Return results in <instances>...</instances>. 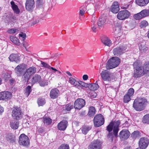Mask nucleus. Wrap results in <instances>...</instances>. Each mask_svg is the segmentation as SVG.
Returning a JSON list of instances; mask_svg holds the SVG:
<instances>
[{"label":"nucleus","instance_id":"nucleus-22","mask_svg":"<svg viewBox=\"0 0 149 149\" xmlns=\"http://www.w3.org/2000/svg\"><path fill=\"white\" fill-rule=\"evenodd\" d=\"M10 125L11 128L14 130L17 129L19 126V123L17 120L13 118L10 121Z\"/></svg>","mask_w":149,"mask_h":149},{"label":"nucleus","instance_id":"nucleus-42","mask_svg":"<svg viewBox=\"0 0 149 149\" xmlns=\"http://www.w3.org/2000/svg\"><path fill=\"white\" fill-rule=\"evenodd\" d=\"M91 129V127H90L84 126L81 128V130L83 134H86Z\"/></svg>","mask_w":149,"mask_h":149},{"label":"nucleus","instance_id":"nucleus-18","mask_svg":"<svg viewBox=\"0 0 149 149\" xmlns=\"http://www.w3.org/2000/svg\"><path fill=\"white\" fill-rule=\"evenodd\" d=\"M126 50V48L123 46L117 47L113 49V54L115 55L118 56L122 54Z\"/></svg>","mask_w":149,"mask_h":149},{"label":"nucleus","instance_id":"nucleus-16","mask_svg":"<svg viewBox=\"0 0 149 149\" xmlns=\"http://www.w3.org/2000/svg\"><path fill=\"white\" fill-rule=\"evenodd\" d=\"M12 94L8 91L0 92V100H7L12 97Z\"/></svg>","mask_w":149,"mask_h":149},{"label":"nucleus","instance_id":"nucleus-53","mask_svg":"<svg viewBox=\"0 0 149 149\" xmlns=\"http://www.w3.org/2000/svg\"><path fill=\"white\" fill-rule=\"evenodd\" d=\"M49 69L52 72V73H55L56 72H57L58 73H60V72L58 70L54 68L53 67H52L50 66Z\"/></svg>","mask_w":149,"mask_h":149},{"label":"nucleus","instance_id":"nucleus-21","mask_svg":"<svg viewBox=\"0 0 149 149\" xmlns=\"http://www.w3.org/2000/svg\"><path fill=\"white\" fill-rule=\"evenodd\" d=\"M120 10L118 3L116 1L113 2L111 8V11L113 13H117Z\"/></svg>","mask_w":149,"mask_h":149},{"label":"nucleus","instance_id":"nucleus-60","mask_svg":"<svg viewBox=\"0 0 149 149\" xmlns=\"http://www.w3.org/2000/svg\"><path fill=\"white\" fill-rule=\"evenodd\" d=\"M92 30L94 32H95L96 31V29H92Z\"/></svg>","mask_w":149,"mask_h":149},{"label":"nucleus","instance_id":"nucleus-8","mask_svg":"<svg viewBox=\"0 0 149 149\" xmlns=\"http://www.w3.org/2000/svg\"><path fill=\"white\" fill-rule=\"evenodd\" d=\"M36 68L34 67H31L27 69L22 77V78L24 80H28L30 77L35 73Z\"/></svg>","mask_w":149,"mask_h":149},{"label":"nucleus","instance_id":"nucleus-49","mask_svg":"<svg viewBox=\"0 0 149 149\" xmlns=\"http://www.w3.org/2000/svg\"><path fill=\"white\" fill-rule=\"evenodd\" d=\"M58 149H69V147L68 145L62 144L59 147Z\"/></svg>","mask_w":149,"mask_h":149},{"label":"nucleus","instance_id":"nucleus-26","mask_svg":"<svg viewBox=\"0 0 149 149\" xmlns=\"http://www.w3.org/2000/svg\"><path fill=\"white\" fill-rule=\"evenodd\" d=\"M19 36L20 40L23 41V42L22 43L23 46L24 47H26V44L27 43V42L25 41H24L26 38V34L25 33H23V32H21L19 34Z\"/></svg>","mask_w":149,"mask_h":149},{"label":"nucleus","instance_id":"nucleus-48","mask_svg":"<svg viewBox=\"0 0 149 149\" xmlns=\"http://www.w3.org/2000/svg\"><path fill=\"white\" fill-rule=\"evenodd\" d=\"M134 92V89L132 88H131L128 90L126 94L131 97L133 95Z\"/></svg>","mask_w":149,"mask_h":149},{"label":"nucleus","instance_id":"nucleus-14","mask_svg":"<svg viewBox=\"0 0 149 149\" xmlns=\"http://www.w3.org/2000/svg\"><path fill=\"white\" fill-rule=\"evenodd\" d=\"M15 71L18 76H20L24 75L26 70L25 65H20L15 68Z\"/></svg>","mask_w":149,"mask_h":149},{"label":"nucleus","instance_id":"nucleus-29","mask_svg":"<svg viewBox=\"0 0 149 149\" xmlns=\"http://www.w3.org/2000/svg\"><path fill=\"white\" fill-rule=\"evenodd\" d=\"M9 59L10 61H15L16 62L19 61V59L17 55L16 54H11L9 57Z\"/></svg>","mask_w":149,"mask_h":149},{"label":"nucleus","instance_id":"nucleus-10","mask_svg":"<svg viewBox=\"0 0 149 149\" xmlns=\"http://www.w3.org/2000/svg\"><path fill=\"white\" fill-rule=\"evenodd\" d=\"M130 15V13L128 11L124 10L119 11L117 16L118 19L123 20L128 18Z\"/></svg>","mask_w":149,"mask_h":149},{"label":"nucleus","instance_id":"nucleus-15","mask_svg":"<svg viewBox=\"0 0 149 149\" xmlns=\"http://www.w3.org/2000/svg\"><path fill=\"white\" fill-rule=\"evenodd\" d=\"M35 7L34 0H26L25 7L26 10L29 11H32Z\"/></svg>","mask_w":149,"mask_h":149},{"label":"nucleus","instance_id":"nucleus-11","mask_svg":"<svg viewBox=\"0 0 149 149\" xmlns=\"http://www.w3.org/2000/svg\"><path fill=\"white\" fill-rule=\"evenodd\" d=\"M149 140L146 137L141 138L139 141V146L142 149L146 148L148 145Z\"/></svg>","mask_w":149,"mask_h":149},{"label":"nucleus","instance_id":"nucleus-30","mask_svg":"<svg viewBox=\"0 0 149 149\" xmlns=\"http://www.w3.org/2000/svg\"><path fill=\"white\" fill-rule=\"evenodd\" d=\"M139 49L142 52H145L148 49V47L144 43H141L139 44Z\"/></svg>","mask_w":149,"mask_h":149},{"label":"nucleus","instance_id":"nucleus-1","mask_svg":"<svg viewBox=\"0 0 149 149\" xmlns=\"http://www.w3.org/2000/svg\"><path fill=\"white\" fill-rule=\"evenodd\" d=\"M147 104V100L145 98H138L134 100L133 107L136 111H141L145 109Z\"/></svg>","mask_w":149,"mask_h":149},{"label":"nucleus","instance_id":"nucleus-34","mask_svg":"<svg viewBox=\"0 0 149 149\" xmlns=\"http://www.w3.org/2000/svg\"><path fill=\"white\" fill-rule=\"evenodd\" d=\"M143 69L145 74H149V63H145L143 65Z\"/></svg>","mask_w":149,"mask_h":149},{"label":"nucleus","instance_id":"nucleus-7","mask_svg":"<svg viewBox=\"0 0 149 149\" xmlns=\"http://www.w3.org/2000/svg\"><path fill=\"white\" fill-rule=\"evenodd\" d=\"M19 143L23 146H28L29 144V139L28 137L24 134H22L19 136Z\"/></svg>","mask_w":149,"mask_h":149},{"label":"nucleus","instance_id":"nucleus-6","mask_svg":"<svg viewBox=\"0 0 149 149\" xmlns=\"http://www.w3.org/2000/svg\"><path fill=\"white\" fill-rule=\"evenodd\" d=\"M104 122V119L100 114L97 115L94 118V123L95 126L97 127L102 125Z\"/></svg>","mask_w":149,"mask_h":149},{"label":"nucleus","instance_id":"nucleus-28","mask_svg":"<svg viewBox=\"0 0 149 149\" xmlns=\"http://www.w3.org/2000/svg\"><path fill=\"white\" fill-rule=\"evenodd\" d=\"M10 3L14 12L17 14H18L20 12V10L17 6L15 4L14 2L13 1H11Z\"/></svg>","mask_w":149,"mask_h":149},{"label":"nucleus","instance_id":"nucleus-62","mask_svg":"<svg viewBox=\"0 0 149 149\" xmlns=\"http://www.w3.org/2000/svg\"><path fill=\"white\" fill-rule=\"evenodd\" d=\"M11 83H12V82H13V80H11Z\"/></svg>","mask_w":149,"mask_h":149},{"label":"nucleus","instance_id":"nucleus-51","mask_svg":"<svg viewBox=\"0 0 149 149\" xmlns=\"http://www.w3.org/2000/svg\"><path fill=\"white\" fill-rule=\"evenodd\" d=\"M18 30L16 29H11L8 30V32L10 34H13L15 33H17Z\"/></svg>","mask_w":149,"mask_h":149},{"label":"nucleus","instance_id":"nucleus-50","mask_svg":"<svg viewBox=\"0 0 149 149\" xmlns=\"http://www.w3.org/2000/svg\"><path fill=\"white\" fill-rule=\"evenodd\" d=\"M41 64L42 67L47 68L48 69L50 66L48 63L42 61H41Z\"/></svg>","mask_w":149,"mask_h":149},{"label":"nucleus","instance_id":"nucleus-61","mask_svg":"<svg viewBox=\"0 0 149 149\" xmlns=\"http://www.w3.org/2000/svg\"><path fill=\"white\" fill-rule=\"evenodd\" d=\"M2 82V80L1 79V78H0V85L1 84Z\"/></svg>","mask_w":149,"mask_h":149},{"label":"nucleus","instance_id":"nucleus-38","mask_svg":"<svg viewBox=\"0 0 149 149\" xmlns=\"http://www.w3.org/2000/svg\"><path fill=\"white\" fill-rule=\"evenodd\" d=\"M73 108V106L72 105H71L70 104H67L63 106V110L64 111H70Z\"/></svg>","mask_w":149,"mask_h":149},{"label":"nucleus","instance_id":"nucleus-58","mask_svg":"<svg viewBox=\"0 0 149 149\" xmlns=\"http://www.w3.org/2000/svg\"><path fill=\"white\" fill-rule=\"evenodd\" d=\"M66 73L70 76H72V74L70 73L69 72V71H66Z\"/></svg>","mask_w":149,"mask_h":149},{"label":"nucleus","instance_id":"nucleus-5","mask_svg":"<svg viewBox=\"0 0 149 149\" xmlns=\"http://www.w3.org/2000/svg\"><path fill=\"white\" fill-rule=\"evenodd\" d=\"M101 77L104 81H110L113 80V75L109 71L105 70L102 71L100 73Z\"/></svg>","mask_w":149,"mask_h":149},{"label":"nucleus","instance_id":"nucleus-54","mask_svg":"<svg viewBox=\"0 0 149 149\" xmlns=\"http://www.w3.org/2000/svg\"><path fill=\"white\" fill-rule=\"evenodd\" d=\"M139 132L138 131H134V132H133L132 134L131 135L134 138H136L139 136Z\"/></svg>","mask_w":149,"mask_h":149},{"label":"nucleus","instance_id":"nucleus-24","mask_svg":"<svg viewBox=\"0 0 149 149\" xmlns=\"http://www.w3.org/2000/svg\"><path fill=\"white\" fill-rule=\"evenodd\" d=\"M59 94V90L56 89L54 88L51 90L50 93V97L52 99H55L57 98Z\"/></svg>","mask_w":149,"mask_h":149},{"label":"nucleus","instance_id":"nucleus-46","mask_svg":"<svg viewBox=\"0 0 149 149\" xmlns=\"http://www.w3.org/2000/svg\"><path fill=\"white\" fill-rule=\"evenodd\" d=\"M38 103L39 106H43L45 103V99L44 98H39L38 100Z\"/></svg>","mask_w":149,"mask_h":149},{"label":"nucleus","instance_id":"nucleus-23","mask_svg":"<svg viewBox=\"0 0 149 149\" xmlns=\"http://www.w3.org/2000/svg\"><path fill=\"white\" fill-rule=\"evenodd\" d=\"M102 42L105 45L110 47L112 43L111 40L107 37H102L101 38Z\"/></svg>","mask_w":149,"mask_h":149},{"label":"nucleus","instance_id":"nucleus-3","mask_svg":"<svg viewBox=\"0 0 149 149\" xmlns=\"http://www.w3.org/2000/svg\"><path fill=\"white\" fill-rule=\"evenodd\" d=\"M120 124V122L118 121L111 122L107 126V130L109 132H111L113 130L114 135L115 137H117L119 130L118 127Z\"/></svg>","mask_w":149,"mask_h":149},{"label":"nucleus","instance_id":"nucleus-19","mask_svg":"<svg viewBox=\"0 0 149 149\" xmlns=\"http://www.w3.org/2000/svg\"><path fill=\"white\" fill-rule=\"evenodd\" d=\"M106 19L104 16H102L100 17L97 21V25L99 27H103L106 24Z\"/></svg>","mask_w":149,"mask_h":149},{"label":"nucleus","instance_id":"nucleus-55","mask_svg":"<svg viewBox=\"0 0 149 149\" xmlns=\"http://www.w3.org/2000/svg\"><path fill=\"white\" fill-rule=\"evenodd\" d=\"M88 76L87 75L84 74L83 76V79L84 80H86L88 79Z\"/></svg>","mask_w":149,"mask_h":149},{"label":"nucleus","instance_id":"nucleus-43","mask_svg":"<svg viewBox=\"0 0 149 149\" xmlns=\"http://www.w3.org/2000/svg\"><path fill=\"white\" fill-rule=\"evenodd\" d=\"M133 18L136 20H140L143 18L141 12L135 14L133 16Z\"/></svg>","mask_w":149,"mask_h":149},{"label":"nucleus","instance_id":"nucleus-59","mask_svg":"<svg viewBox=\"0 0 149 149\" xmlns=\"http://www.w3.org/2000/svg\"><path fill=\"white\" fill-rule=\"evenodd\" d=\"M92 93L93 94L94 97H96L97 96V94L95 92H93Z\"/></svg>","mask_w":149,"mask_h":149},{"label":"nucleus","instance_id":"nucleus-56","mask_svg":"<svg viewBox=\"0 0 149 149\" xmlns=\"http://www.w3.org/2000/svg\"><path fill=\"white\" fill-rule=\"evenodd\" d=\"M85 11L83 10H80V13L81 15H83L84 14Z\"/></svg>","mask_w":149,"mask_h":149},{"label":"nucleus","instance_id":"nucleus-9","mask_svg":"<svg viewBox=\"0 0 149 149\" xmlns=\"http://www.w3.org/2000/svg\"><path fill=\"white\" fill-rule=\"evenodd\" d=\"M12 116L13 118L17 120L21 119L22 117V113L20 109L18 107L14 108L12 111Z\"/></svg>","mask_w":149,"mask_h":149},{"label":"nucleus","instance_id":"nucleus-41","mask_svg":"<svg viewBox=\"0 0 149 149\" xmlns=\"http://www.w3.org/2000/svg\"><path fill=\"white\" fill-rule=\"evenodd\" d=\"M31 87L29 86H27L25 88L24 95L25 96L27 97L30 94L31 92Z\"/></svg>","mask_w":149,"mask_h":149},{"label":"nucleus","instance_id":"nucleus-47","mask_svg":"<svg viewBox=\"0 0 149 149\" xmlns=\"http://www.w3.org/2000/svg\"><path fill=\"white\" fill-rule=\"evenodd\" d=\"M131 97L126 94L124 97V102L125 103H127L131 100Z\"/></svg>","mask_w":149,"mask_h":149},{"label":"nucleus","instance_id":"nucleus-25","mask_svg":"<svg viewBox=\"0 0 149 149\" xmlns=\"http://www.w3.org/2000/svg\"><path fill=\"white\" fill-rule=\"evenodd\" d=\"M6 139L7 141L10 143L15 142V136L12 133H9L7 135Z\"/></svg>","mask_w":149,"mask_h":149},{"label":"nucleus","instance_id":"nucleus-20","mask_svg":"<svg viewBox=\"0 0 149 149\" xmlns=\"http://www.w3.org/2000/svg\"><path fill=\"white\" fill-rule=\"evenodd\" d=\"M68 122L65 120H63L58 124V128L60 130H64L67 127Z\"/></svg>","mask_w":149,"mask_h":149},{"label":"nucleus","instance_id":"nucleus-44","mask_svg":"<svg viewBox=\"0 0 149 149\" xmlns=\"http://www.w3.org/2000/svg\"><path fill=\"white\" fill-rule=\"evenodd\" d=\"M41 77L38 75H35L33 77L32 82L34 83L36 82L39 81L41 79Z\"/></svg>","mask_w":149,"mask_h":149},{"label":"nucleus","instance_id":"nucleus-40","mask_svg":"<svg viewBox=\"0 0 149 149\" xmlns=\"http://www.w3.org/2000/svg\"><path fill=\"white\" fill-rule=\"evenodd\" d=\"M143 18L148 16L149 15V10L145 9L141 12Z\"/></svg>","mask_w":149,"mask_h":149},{"label":"nucleus","instance_id":"nucleus-32","mask_svg":"<svg viewBox=\"0 0 149 149\" xmlns=\"http://www.w3.org/2000/svg\"><path fill=\"white\" fill-rule=\"evenodd\" d=\"M99 88V86L98 84L96 83L93 84H88V88L92 91H95L98 89Z\"/></svg>","mask_w":149,"mask_h":149},{"label":"nucleus","instance_id":"nucleus-35","mask_svg":"<svg viewBox=\"0 0 149 149\" xmlns=\"http://www.w3.org/2000/svg\"><path fill=\"white\" fill-rule=\"evenodd\" d=\"M78 82L79 83L78 84V86L76 87L78 88L79 89H80L81 86H82L85 88L88 87V84H87L81 81H78Z\"/></svg>","mask_w":149,"mask_h":149},{"label":"nucleus","instance_id":"nucleus-4","mask_svg":"<svg viewBox=\"0 0 149 149\" xmlns=\"http://www.w3.org/2000/svg\"><path fill=\"white\" fill-rule=\"evenodd\" d=\"M120 59L117 57H113L109 60L107 63L106 68L107 69L114 68L119 64Z\"/></svg>","mask_w":149,"mask_h":149},{"label":"nucleus","instance_id":"nucleus-33","mask_svg":"<svg viewBox=\"0 0 149 149\" xmlns=\"http://www.w3.org/2000/svg\"><path fill=\"white\" fill-rule=\"evenodd\" d=\"M10 40L18 46L20 45V41L17 38L11 36L10 37Z\"/></svg>","mask_w":149,"mask_h":149},{"label":"nucleus","instance_id":"nucleus-45","mask_svg":"<svg viewBox=\"0 0 149 149\" xmlns=\"http://www.w3.org/2000/svg\"><path fill=\"white\" fill-rule=\"evenodd\" d=\"M142 121L144 123L149 124V114H146L143 117Z\"/></svg>","mask_w":149,"mask_h":149},{"label":"nucleus","instance_id":"nucleus-52","mask_svg":"<svg viewBox=\"0 0 149 149\" xmlns=\"http://www.w3.org/2000/svg\"><path fill=\"white\" fill-rule=\"evenodd\" d=\"M40 85L41 86H44L47 85L48 82L46 80H43L39 83Z\"/></svg>","mask_w":149,"mask_h":149},{"label":"nucleus","instance_id":"nucleus-39","mask_svg":"<svg viewBox=\"0 0 149 149\" xmlns=\"http://www.w3.org/2000/svg\"><path fill=\"white\" fill-rule=\"evenodd\" d=\"M148 25V22L145 20L141 21L139 24V26L141 28L147 27Z\"/></svg>","mask_w":149,"mask_h":149},{"label":"nucleus","instance_id":"nucleus-13","mask_svg":"<svg viewBox=\"0 0 149 149\" xmlns=\"http://www.w3.org/2000/svg\"><path fill=\"white\" fill-rule=\"evenodd\" d=\"M101 144V142L99 140H94L91 143L88 149H100Z\"/></svg>","mask_w":149,"mask_h":149},{"label":"nucleus","instance_id":"nucleus-27","mask_svg":"<svg viewBox=\"0 0 149 149\" xmlns=\"http://www.w3.org/2000/svg\"><path fill=\"white\" fill-rule=\"evenodd\" d=\"M136 2L138 5L143 6H146L149 2V0H136Z\"/></svg>","mask_w":149,"mask_h":149},{"label":"nucleus","instance_id":"nucleus-31","mask_svg":"<svg viewBox=\"0 0 149 149\" xmlns=\"http://www.w3.org/2000/svg\"><path fill=\"white\" fill-rule=\"evenodd\" d=\"M69 81L72 85L76 87L78 86V82L76 80L75 78L71 77L69 78Z\"/></svg>","mask_w":149,"mask_h":149},{"label":"nucleus","instance_id":"nucleus-17","mask_svg":"<svg viewBox=\"0 0 149 149\" xmlns=\"http://www.w3.org/2000/svg\"><path fill=\"white\" fill-rule=\"evenodd\" d=\"M130 133L127 130H123L119 133V136L120 139L124 140L127 139L130 136Z\"/></svg>","mask_w":149,"mask_h":149},{"label":"nucleus","instance_id":"nucleus-37","mask_svg":"<svg viewBox=\"0 0 149 149\" xmlns=\"http://www.w3.org/2000/svg\"><path fill=\"white\" fill-rule=\"evenodd\" d=\"M43 122L44 124L47 125H49L52 122V120L49 117H47L45 116L43 118Z\"/></svg>","mask_w":149,"mask_h":149},{"label":"nucleus","instance_id":"nucleus-36","mask_svg":"<svg viewBox=\"0 0 149 149\" xmlns=\"http://www.w3.org/2000/svg\"><path fill=\"white\" fill-rule=\"evenodd\" d=\"M95 108L93 107H91L89 108V111L88 115L90 117L93 116L95 114Z\"/></svg>","mask_w":149,"mask_h":149},{"label":"nucleus","instance_id":"nucleus-2","mask_svg":"<svg viewBox=\"0 0 149 149\" xmlns=\"http://www.w3.org/2000/svg\"><path fill=\"white\" fill-rule=\"evenodd\" d=\"M141 65L140 63L138 62H136L134 63V70L133 76L135 78L140 77L145 74Z\"/></svg>","mask_w":149,"mask_h":149},{"label":"nucleus","instance_id":"nucleus-57","mask_svg":"<svg viewBox=\"0 0 149 149\" xmlns=\"http://www.w3.org/2000/svg\"><path fill=\"white\" fill-rule=\"evenodd\" d=\"M3 111V107L0 106V114Z\"/></svg>","mask_w":149,"mask_h":149},{"label":"nucleus","instance_id":"nucleus-12","mask_svg":"<svg viewBox=\"0 0 149 149\" xmlns=\"http://www.w3.org/2000/svg\"><path fill=\"white\" fill-rule=\"evenodd\" d=\"M85 105V102L84 100L82 98H79L74 102V107L78 109H80Z\"/></svg>","mask_w":149,"mask_h":149}]
</instances>
